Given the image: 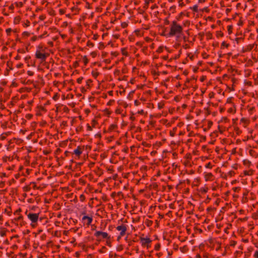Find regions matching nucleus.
Here are the masks:
<instances>
[{
  "label": "nucleus",
  "mask_w": 258,
  "mask_h": 258,
  "mask_svg": "<svg viewBox=\"0 0 258 258\" xmlns=\"http://www.w3.org/2000/svg\"><path fill=\"white\" fill-rule=\"evenodd\" d=\"M161 34L167 38L175 36V40L178 42H180L182 40H183L185 42L188 41L187 38L185 36H184L183 33H161Z\"/></svg>",
  "instance_id": "f257e3e1"
},
{
  "label": "nucleus",
  "mask_w": 258,
  "mask_h": 258,
  "mask_svg": "<svg viewBox=\"0 0 258 258\" xmlns=\"http://www.w3.org/2000/svg\"><path fill=\"white\" fill-rule=\"evenodd\" d=\"M182 26L173 21L171 25L170 32H182Z\"/></svg>",
  "instance_id": "f03ea898"
},
{
  "label": "nucleus",
  "mask_w": 258,
  "mask_h": 258,
  "mask_svg": "<svg viewBox=\"0 0 258 258\" xmlns=\"http://www.w3.org/2000/svg\"><path fill=\"white\" fill-rule=\"evenodd\" d=\"M35 55L36 58L40 59L42 61H44L46 60V58L49 55V54L42 53L40 51V50H37L36 52Z\"/></svg>",
  "instance_id": "7ed1b4c3"
},
{
  "label": "nucleus",
  "mask_w": 258,
  "mask_h": 258,
  "mask_svg": "<svg viewBox=\"0 0 258 258\" xmlns=\"http://www.w3.org/2000/svg\"><path fill=\"white\" fill-rule=\"evenodd\" d=\"M94 236H96L97 238H99L100 236H101L103 238L105 239H109V236H108V234L106 232H102L100 231H97L94 233Z\"/></svg>",
  "instance_id": "20e7f679"
},
{
  "label": "nucleus",
  "mask_w": 258,
  "mask_h": 258,
  "mask_svg": "<svg viewBox=\"0 0 258 258\" xmlns=\"http://www.w3.org/2000/svg\"><path fill=\"white\" fill-rule=\"evenodd\" d=\"M27 216L32 223H36L38 220L39 214L29 213Z\"/></svg>",
  "instance_id": "39448f33"
},
{
  "label": "nucleus",
  "mask_w": 258,
  "mask_h": 258,
  "mask_svg": "<svg viewBox=\"0 0 258 258\" xmlns=\"http://www.w3.org/2000/svg\"><path fill=\"white\" fill-rule=\"evenodd\" d=\"M234 38L232 40H234L236 41L237 43H238L240 40H242L244 39V36L242 35V33H233Z\"/></svg>",
  "instance_id": "423d86ee"
},
{
  "label": "nucleus",
  "mask_w": 258,
  "mask_h": 258,
  "mask_svg": "<svg viewBox=\"0 0 258 258\" xmlns=\"http://www.w3.org/2000/svg\"><path fill=\"white\" fill-rule=\"evenodd\" d=\"M116 229L118 231H120V236H123L125 234L126 228L124 225H120V226H118L116 227Z\"/></svg>",
  "instance_id": "0eeeda50"
},
{
  "label": "nucleus",
  "mask_w": 258,
  "mask_h": 258,
  "mask_svg": "<svg viewBox=\"0 0 258 258\" xmlns=\"http://www.w3.org/2000/svg\"><path fill=\"white\" fill-rule=\"evenodd\" d=\"M141 241L142 243V245H146V244H148L150 243L151 242V240L149 238H148V237H146V238H141Z\"/></svg>",
  "instance_id": "6e6552de"
},
{
  "label": "nucleus",
  "mask_w": 258,
  "mask_h": 258,
  "mask_svg": "<svg viewBox=\"0 0 258 258\" xmlns=\"http://www.w3.org/2000/svg\"><path fill=\"white\" fill-rule=\"evenodd\" d=\"M86 220H88V223H87L88 225L91 224V223H92V222L93 221L92 218L90 217H89L88 216H84L83 217V218H82L83 220H86Z\"/></svg>",
  "instance_id": "1a4fd4ad"
},
{
  "label": "nucleus",
  "mask_w": 258,
  "mask_h": 258,
  "mask_svg": "<svg viewBox=\"0 0 258 258\" xmlns=\"http://www.w3.org/2000/svg\"><path fill=\"white\" fill-rule=\"evenodd\" d=\"M74 153L78 156L82 154V151H81L79 147H78L77 149L74 150Z\"/></svg>",
  "instance_id": "9d476101"
},
{
  "label": "nucleus",
  "mask_w": 258,
  "mask_h": 258,
  "mask_svg": "<svg viewBox=\"0 0 258 258\" xmlns=\"http://www.w3.org/2000/svg\"><path fill=\"white\" fill-rule=\"evenodd\" d=\"M44 37V34L39 36L38 37L36 36H34L31 38V40L33 41H36L38 38L41 39Z\"/></svg>",
  "instance_id": "9b49d317"
},
{
  "label": "nucleus",
  "mask_w": 258,
  "mask_h": 258,
  "mask_svg": "<svg viewBox=\"0 0 258 258\" xmlns=\"http://www.w3.org/2000/svg\"><path fill=\"white\" fill-rule=\"evenodd\" d=\"M189 9L192 10L194 12L197 13L198 12V6L197 5H195L192 7H189Z\"/></svg>",
  "instance_id": "f8f14e48"
},
{
  "label": "nucleus",
  "mask_w": 258,
  "mask_h": 258,
  "mask_svg": "<svg viewBox=\"0 0 258 258\" xmlns=\"http://www.w3.org/2000/svg\"><path fill=\"white\" fill-rule=\"evenodd\" d=\"M91 36H92V38L95 40H96L98 37V35L97 34H93V33H92V34L91 35L87 36L88 37H90Z\"/></svg>",
  "instance_id": "ddd939ff"
},
{
  "label": "nucleus",
  "mask_w": 258,
  "mask_h": 258,
  "mask_svg": "<svg viewBox=\"0 0 258 258\" xmlns=\"http://www.w3.org/2000/svg\"><path fill=\"white\" fill-rule=\"evenodd\" d=\"M71 10L73 12H74L75 14H77L79 11V9L75 7H73Z\"/></svg>",
  "instance_id": "4468645a"
},
{
  "label": "nucleus",
  "mask_w": 258,
  "mask_h": 258,
  "mask_svg": "<svg viewBox=\"0 0 258 258\" xmlns=\"http://www.w3.org/2000/svg\"><path fill=\"white\" fill-rule=\"evenodd\" d=\"M176 11V6H172L169 8V11L171 12L172 13H174Z\"/></svg>",
  "instance_id": "2eb2a0df"
},
{
  "label": "nucleus",
  "mask_w": 258,
  "mask_h": 258,
  "mask_svg": "<svg viewBox=\"0 0 258 258\" xmlns=\"http://www.w3.org/2000/svg\"><path fill=\"white\" fill-rule=\"evenodd\" d=\"M243 164L246 166H249L251 162L247 159H245L243 161Z\"/></svg>",
  "instance_id": "dca6fc26"
},
{
  "label": "nucleus",
  "mask_w": 258,
  "mask_h": 258,
  "mask_svg": "<svg viewBox=\"0 0 258 258\" xmlns=\"http://www.w3.org/2000/svg\"><path fill=\"white\" fill-rule=\"evenodd\" d=\"M253 46H254V44L249 45L247 46V49L245 51H250V50H251L253 48Z\"/></svg>",
  "instance_id": "f3484780"
},
{
  "label": "nucleus",
  "mask_w": 258,
  "mask_h": 258,
  "mask_svg": "<svg viewBox=\"0 0 258 258\" xmlns=\"http://www.w3.org/2000/svg\"><path fill=\"white\" fill-rule=\"evenodd\" d=\"M190 25V22L188 20H186L185 21V22H184L183 23V26L186 27V26H189Z\"/></svg>",
  "instance_id": "a211bd4d"
},
{
  "label": "nucleus",
  "mask_w": 258,
  "mask_h": 258,
  "mask_svg": "<svg viewBox=\"0 0 258 258\" xmlns=\"http://www.w3.org/2000/svg\"><path fill=\"white\" fill-rule=\"evenodd\" d=\"M92 75H93V77H94L95 78H96L98 76L99 73L97 72L93 71L92 72Z\"/></svg>",
  "instance_id": "6ab92c4d"
},
{
  "label": "nucleus",
  "mask_w": 258,
  "mask_h": 258,
  "mask_svg": "<svg viewBox=\"0 0 258 258\" xmlns=\"http://www.w3.org/2000/svg\"><path fill=\"white\" fill-rule=\"evenodd\" d=\"M104 47V43H102V42H100L99 43V46L98 47L99 49H102Z\"/></svg>",
  "instance_id": "aec40b11"
},
{
  "label": "nucleus",
  "mask_w": 258,
  "mask_h": 258,
  "mask_svg": "<svg viewBox=\"0 0 258 258\" xmlns=\"http://www.w3.org/2000/svg\"><path fill=\"white\" fill-rule=\"evenodd\" d=\"M184 15L183 12H181L178 15V16L177 17L176 19L177 20H180V18L182 17V15Z\"/></svg>",
  "instance_id": "412c9836"
},
{
  "label": "nucleus",
  "mask_w": 258,
  "mask_h": 258,
  "mask_svg": "<svg viewBox=\"0 0 258 258\" xmlns=\"http://www.w3.org/2000/svg\"><path fill=\"white\" fill-rule=\"evenodd\" d=\"M160 244L158 243L155 246V249L156 250H159V249H160Z\"/></svg>",
  "instance_id": "4be33fe9"
},
{
  "label": "nucleus",
  "mask_w": 258,
  "mask_h": 258,
  "mask_svg": "<svg viewBox=\"0 0 258 258\" xmlns=\"http://www.w3.org/2000/svg\"><path fill=\"white\" fill-rule=\"evenodd\" d=\"M87 45L89 47H92L93 46V44L90 40L88 41Z\"/></svg>",
  "instance_id": "5701e85b"
},
{
  "label": "nucleus",
  "mask_w": 258,
  "mask_h": 258,
  "mask_svg": "<svg viewBox=\"0 0 258 258\" xmlns=\"http://www.w3.org/2000/svg\"><path fill=\"white\" fill-rule=\"evenodd\" d=\"M59 12L60 15H63V14H64L65 13L66 11L64 9H59Z\"/></svg>",
  "instance_id": "b1692460"
},
{
  "label": "nucleus",
  "mask_w": 258,
  "mask_h": 258,
  "mask_svg": "<svg viewBox=\"0 0 258 258\" xmlns=\"http://www.w3.org/2000/svg\"><path fill=\"white\" fill-rule=\"evenodd\" d=\"M49 14L50 15L54 16L55 15V11L53 10H51L49 12Z\"/></svg>",
  "instance_id": "393cba45"
},
{
  "label": "nucleus",
  "mask_w": 258,
  "mask_h": 258,
  "mask_svg": "<svg viewBox=\"0 0 258 258\" xmlns=\"http://www.w3.org/2000/svg\"><path fill=\"white\" fill-rule=\"evenodd\" d=\"M83 79V77H80V78H78V79H77V82H78V83H79V84H80V83H81L82 82V81Z\"/></svg>",
  "instance_id": "a878e982"
},
{
  "label": "nucleus",
  "mask_w": 258,
  "mask_h": 258,
  "mask_svg": "<svg viewBox=\"0 0 258 258\" xmlns=\"http://www.w3.org/2000/svg\"><path fill=\"white\" fill-rule=\"evenodd\" d=\"M232 26H228V32H232Z\"/></svg>",
  "instance_id": "bb28decb"
},
{
  "label": "nucleus",
  "mask_w": 258,
  "mask_h": 258,
  "mask_svg": "<svg viewBox=\"0 0 258 258\" xmlns=\"http://www.w3.org/2000/svg\"><path fill=\"white\" fill-rule=\"evenodd\" d=\"M45 16L44 15H41L39 16V19L42 21L44 20L45 19Z\"/></svg>",
  "instance_id": "cd10ccee"
},
{
  "label": "nucleus",
  "mask_w": 258,
  "mask_h": 258,
  "mask_svg": "<svg viewBox=\"0 0 258 258\" xmlns=\"http://www.w3.org/2000/svg\"><path fill=\"white\" fill-rule=\"evenodd\" d=\"M163 49V47L161 46V47H160L158 48V50H157V51H158V52H161L162 51Z\"/></svg>",
  "instance_id": "c85d7f7f"
},
{
  "label": "nucleus",
  "mask_w": 258,
  "mask_h": 258,
  "mask_svg": "<svg viewBox=\"0 0 258 258\" xmlns=\"http://www.w3.org/2000/svg\"><path fill=\"white\" fill-rule=\"evenodd\" d=\"M127 26V23H126L125 22L122 23L121 24V26H122L123 28H125V27H126Z\"/></svg>",
  "instance_id": "c756f323"
},
{
  "label": "nucleus",
  "mask_w": 258,
  "mask_h": 258,
  "mask_svg": "<svg viewBox=\"0 0 258 258\" xmlns=\"http://www.w3.org/2000/svg\"><path fill=\"white\" fill-rule=\"evenodd\" d=\"M48 44H49V45L50 46H53V42L52 41H48Z\"/></svg>",
  "instance_id": "7c9ffc66"
},
{
  "label": "nucleus",
  "mask_w": 258,
  "mask_h": 258,
  "mask_svg": "<svg viewBox=\"0 0 258 258\" xmlns=\"http://www.w3.org/2000/svg\"><path fill=\"white\" fill-rule=\"evenodd\" d=\"M145 40L147 41V42H150L152 41V39L148 37H146L145 38Z\"/></svg>",
  "instance_id": "2f4dec72"
},
{
  "label": "nucleus",
  "mask_w": 258,
  "mask_h": 258,
  "mask_svg": "<svg viewBox=\"0 0 258 258\" xmlns=\"http://www.w3.org/2000/svg\"><path fill=\"white\" fill-rule=\"evenodd\" d=\"M83 60L85 64H86L88 62V59L86 56L84 57Z\"/></svg>",
  "instance_id": "473e14b6"
},
{
  "label": "nucleus",
  "mask_w": 258,
  "mask_h": 258,
  "mask_svg": "<svg viewBox=\"0 0 258 258\" xmlns=\"http://www.w3.org/2000/svg\"><path fill=\"white\" fill-rule=\"evenodd\" d=\"M92 80H88L87 81H86V84L87 85H88V86H89V83H92Z\"/></svg>",
  "instance_id": "72a5a7b5"
},
{
  "label": "nucleus",
  "mask_w": 258,
  "mask_h": 258,
  "mask_svg": "<svg viewBox=\"0 0 258 258\" xmlns=\"http://www.w3.org/2000/svg\"><path fill=\"white\" fill-rule=\"evenodd\" d=\"M179 6L180 7H182V6H184V4L182 1H179Z\"/></svg>",
  "instance_id": "f704fd0d"
},
{
  "label": "nucleus",
  "mask_w": 258,
  "mask_h": 258,
  "mask_svg": "<svg viewBox=\"0 0 258 258\" xmlns=\"http://www.w3.org/2000/svg\"><path fill=\"white\" fill-rule=\"evenodd\" d=\"M136 44L138 45V46H142V45H143V43L141 42H137Z\"/></svg>",
  "instance_id": "c9c22d12"
},
{
  "label": "nucleus",
  "mask_w": 258,
  "mask_h": 258,
  "mask_svg": "<svg viewBox=\"0 0 258 258\" xmlns=\"http://www.w3.org/2000/svg\"><path fill=\"white\" fill-rule=\"evenodd\" d=\"M254 33H250V35L249 36V38L251 39H253L254 37Z\"/></svg>",
  "instance_id": "e433bc0d"
},
{
  "label": "nucleus",
  "mask_w": 258,
  "mask_h": 258,
  "mask_svg": "<svg viewBox=\"0 0 258 258\" xmlns=\"http://www.w3.org/2000/svg\"><path fill=\"white\" fill-rule=\"evenodd\" d=\"M6 235V232L5 231H1V236H4Z\"/></svg>",
  "instance_id": "4c0bfd02"
},
{
  "label": "nucleus",
  "mask_w": 258,
  "mask_h": 258,
  "mask_svg": "<svg viewBox=\"0 0 258 258\" xmlns=\"http://www.w3.org/2000/svg\"><path fill=\"white\" fill-rule=\"evenodd\" d=\"M254 257H256V258H258V250H257V251H256L254 252Z\"/></svg>",
  "instance_id": "58836bf2"
},
{
  "label": "nucleus",
  "mask_w": 258,
  "mask_h": 258,
  "mask_svg": "<svg viewBox=\"0 0 258 258\" xmlns=\"http://www.w3.org/2000/svg\"><path fill=\"white\" fill-rule=\"evenodd\" d=\"M222 46L227 47L228 45L225 43V41H223L222 43Z\"/></svg>",
  "instance_id": "ea45409f"
},
{
  "label": "nucleus",
  "mask_w": 258,
  "mask_h": 258,
  "mask_svg": "<svg viewBox=\"0 0 258 258\" xmlns=\"http://www.w3.org/2000/svg\"><path fill=\"white\" fill-rule=\"evenodd\" d=\"M213 124V122L212 121H209L208 122V126L209 127H211L212 125Z\"/></svg>",
  "instance_id": "a19ab883"
},
{
  "label": "nucleus",
  "mask_w": 258,
  "mask_h": 258,
  "mask_svg": "<svg viewBox=\"0 0 258 258\" xmlns=\"http://www.w3.org/2000/svg\"><path fill=\"white\" fill-rule=\"evenodd\" d=\"M58 38V36H55V37H52V39L53 41H56Z\"/></svg>",
  "instance_id": "79ce46f5"
},
{
  "label": "nucleus",
  "mask_w": 258,
  "mask_h": 258,
  "mask_svg": "<svg viewBox=\"0 0 258 258\" xmlns=\"http://www.w3.org/2000/svg\"><path fill=\"white\" fill-rule=\"evenodd\" d=\"M147 50V46H145V47H144L142 50L143 52H145L146 50Z\"/></svg>",
  "instance_id": "37998d69"
},
{
  "label": "nucleus",
  "mask_w": 258,
  "mask_h": 258,
  "mask_svg": "<svg viewBox=\"0 0 258 258\" xmlns=\"http://www.w3.org/2000/svg\"><path fill=\"white\" fill-rule=\"evenodd\" d=\"M139 103V101L138 100H135V105H136V106L138 105Z\"/></svg>",
  "instance_id": "c03bdc74"
},
{
  "label": "nucleus",
  "mask_w": 258,
  "mask_h": 258,
  "mask_svg": "<svg viewBox=\"0 0 258 258\" xmlns=\"http://www.w3.org/2000/svg\"><path fill=\"white\" fill-rule=\"evenodd\" d=\"M11 28H8L6 30V32H11Z\"/></svg>",
  "instance_id": "a18cd8bd"
},
{
  "label": "nucleus",
  "mask_w": 258,
  "mask_h": 258,
  "mask_svg": "<svg viewBox=\"0 0 258 258\" xmlns=\"http://www.w3.org/2000/svg\"><path fill=\"white\" fill-rule=\"evenodd\" d=\"M230 11H231V9H230L227 8L226 10V12L227 14L229 13Z\"/></svg>",
  "instance_id": "49530a36"
},
{
  "label": "nucleus",
  "mask_w": 258,
  "mask_h": 258,
  "mask_svg": "<svg viewBox=\"0 0 258 258\" xmlns=\"http://www.w3.org/2000/svg\"><path fill=\"white\" fill-rule=\"evenodd\" d=\"M207 34H208V35H207L208 38H210L211 37L212 33H207Z\"/></svg>",
  "instance_id": "de8ad7c7"
},
{
  "label": "nucleus",
  "mask_w": 258,
  "mask_h": 258,
  "mask_svg": "<svg viewBox=\"0 0 258 258\" xmlns=\"http://www.w3.org/2000/svg\"><path fill=\"white\" fill-rule=\"evenodd\" d=\"M108 34V33H103V35H102V38L104 39V37H105L106 36H107Z\"/></svg>",
  "instance_id": "09e8293b"
},
{
  "label": "nucleus",
  "mask_w": 258,
  "mask_h": 258,
  "mask_svg": "<svg viewBox=\"0 0 258 258\" xmlns=\"http://www.w3.org/2000/svg\"><path fill=\"white\" fill-rule=\"evenodd\" d=\"M60 36L62 39H64L66 37V35L65 34H61Z\"/></svg>",
  "instance_id": "8fccbe9b"
},
{
  "label": "nucleus",
  "mask_w": 258,
  "mask_h": 258,
  "mask_svg": "<svg viewBox=\"0 0 258 258\" xmlns=\"http://www.w3.org/2000/svg\"><path fill=\"white\" fill-rule=\"evenodd\" d=\"M22 218H23V217L22 216H20L18 218L15 219L17 220H19L22 219Z\"/></svg>",
  "instance_id": "3c124183"
},
{
  "label": "nucleus",
  "mask_w": 258,
  "mask_h": 258,
  "mask_svg": "<svg viewBox=\"0 0 258 258\" xmlns=\"http://www.w3.org/2000/svg\"><path fill=\"white\" fill-rule=\"evenodd\" d=\"M217 34H218L217 35V36H221H221H223V33H217Z\"/></svg>",
  "instance_id": "603ef678"
},
{
  "label": "nucleus",
  "mask_w": 258,
  "mask_h": 258,
  "mask_svg": "<svg viewBox=\"0 0 258 258\" xmlns=\"http://www.w3.org/2000/svg\"><path fill=\"white\" fill-rule=\"evenodd\" d=\"M9 9H11V10L13 9H14V6H13V5H11V6H10V7H9Z\"/></svg>",
  "instance_id": "864d4df0"
},
{
  "label": "nucleus",
  "mask_w": 258,
  "mask_h": 258,
  "mask_svg": "<svg viewBox=\"0 0 258 258\" xmlns=\"http://www.w3.org/2000/svg\"><path fill=\"white\" fill-rule=\"evenodd\" d=\"M69 153H70V152L68 151H66L64 153L66 156H68Z\"/></svg>",
  "instance_id": "5fc2aeb1"
},
{
  "label": "nucleus",
  "mask_w": 258,
  "mask_h": 258,
  "mask_svg": "<svg viewBox=\"0 0 258 258\" xmlns=\"http://www.w3.org/2000/svg\"><path fill=\"white\" fill-rule=\"evenodd\" d=\"M5 139H6V137L3 136H1V139H2V140H5Z\"/></svg>",
  "instance_id": "6e6d98bb"
},
{
  "label": "nucleus",
  "mask_w": 258,
  "mask_h": 258,
  "mask_svg": "<svg viewBox=\"0 0 258 258\" xmlns=\"http://www.w3.org/2000/svg\"><path fill=\"white\" fill-rule=\"evenodd\" d=\"M150 47L152 49H153L154 48V44H152L151 45H150Z\"/></svg>",
  "instance_id": "4d7b16f0"
},
{
  "label": "nucleus",
  "mask_w": 258,
  "mask_h": 258,
  "mask_svg": "<svg viewBox=\"0 0 258 258\" xmlns=\"http://www.w3.org/2000/svg\"><path fill=\"white\" fill-rule=\"evenodd\" d=\"M140 32V31H139L138 29H136V30H135L134 31V32H135V33H136V32Z\"/></svg>",
  "instance_id": "13d9d810"
},
{
  "label": "nucleus",
  "mask_w": 258,
  "mask_h": 258,
  "mask_svg": "<svg viewBox=\"0 0 258 258\" xmlns=\"http://www.w3.org/2000/svg\"><path fill=\"white\" fill-rule=\"evenodd\" d=\"M28 74L30 75H32L33 73H31L30 71H28Z\"/></svg>",
  "instance_id": "bf43d9fd"
},
{
  "label": "nucleus",
  "mask_w": 258,
  "mask_h": 258,
  "mask_svg": "<svg viewBox=\"0 0 258 258\" xmlns=\"http://www.w3.org/2000/svg\"><path fill=\"white\" fill-rule=\"evenodd\" d=\"M15 20H17V21H19L20 20V18H19V17H18V18H15Z\"/></svg>",
  "instance_id": "052dcab7"
},
{
  "label": "nucleus",
  "mask_w": 258,
  "mask_h": 258,
  "mask_svg": "<svg viewBox=\"0 0 258 258\" xmlns=\"http://www.w3.org/2000/svg\"><path fill=\"white\" fill-rule=\"evenodd\" d=\"M175 0H168V2H170V3H172Z\"/></svg>",
  "instance_id": "680f3d73"
},
{
  "label": "nucleus",
  "mask_w": 258,
  "mask_h": 258,
  "mask_svg": "<svg viewBox=\"0 0 258 258\" xmlns=\"http://www.w3.org/2000/svg\"><path fill=\"white\" fill-rule=\"evenodd\" d=\"M67 17H70V14H68L66 15Z\"/></svg>",
  "instance_id": "e2e57ef3"
},
{
  "label": "nucleus",
  "mask_w": 258,
  "mask_h": 258,
  "mask_svg": "<svg viewBox=\"0 0 258 258\" xmlns=\"http://www.w3.org/2000/svg\"><path fill=\"white\" fill-rule=\"evenodd\" d=\"M186 16H187V17H188V16H189V13H188V12H187V13H186Z\"/></svg>",
  "instance_id": "0e129e2a"
},
{
  "label": "nucleus",
  "mask_w": 258,
  "mask_h": 258,
  "mask_svg": "<svg viewBox=\"0 0 258 258\" xmlns=\"http://www.w3.org/2000/svg\"><path fill=\"white\" fill-rule=\"evenodd\" d=\"M204 2V1H202V0H199V2L200 3V2Z\"/></svg>",
  "instance_id": "69168bd1"
},
{
  "label": "nucleus",
  "mask_w": 258,
  "mask_h": 258,
  "mask_svg": "<svg viewBox=\"0 0 258 258\" xmlns=\"http://www.w3.org/2000/svg\"><path fill=\"white\" fill-rule=\"evenodd\" d=\"M76 254L78 256L79 255V253L78 252H76Z\"/></svg>",
  "instance_id": "338daca9"
},
{
  "label": "nucleus",
  "mask_w": 258,
  "mask_h": 258,
  "mask_svg": "<svg viewBox=\"0 0 258 258\" xmlns=\"http://www.w3.org/2000/svg\"><path fill=\"white\" fill-rule=\"evenodd\" d=\"M112 94V91H110V92H109V94Z\"/></svg>",
  "instance_id": "774afa93"
}]
</instances>
